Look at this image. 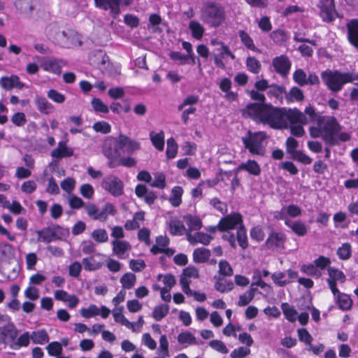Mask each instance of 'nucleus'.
I'll use <instances>...</instances> for the list:
<instances>
[{
  "label": "nucleus",
  "mask_w": 358,
  "mask_h": 358,
  "mask_svg": "<svg viewBox=\"0 0 358 358\" xmlns=\"http://www.w3.org/2000/svg\"><path fill=\"white\" fill-rule=\"evenodd\" d=\"M30 336L34 344L44 345L49 341V336L45 329L34 331Z\"/></svg>",
  "instance_id": "nucleus-35"
},
{
  "label": "nucleus",
  "mask_w": 358,
  "mask_h": 358,
  "mask_svg": "<svg viewBox=\"0 0 358 358\" xmlns=\"http://www.w3.org/2000/svg\"><path fill=\"white\" fill-rule=\"evenodd\" d=\"M286 99L288 103L294 101H301L304 99L303 92L300 88L292 87L289 93L286 94Z\"/></svg>",
  "instance_id": "nucleus-50"
},
{
  "label": "nucleus",
  "mask_w": 358,
  "mask_h": 358,
  "mask_svg": "<svg viewBox=\"0 0 358 358\" xmlns=\"http://www.w3.org/2000/svg\"><path fill=\"white\" fill-rule=\"evenodd\" d=\"M288 122L290 123L291 125L296 124H308L307 117H306V115L299 110L296 108L287 110L286 108H283V122L282 124V129L288 128Z\"/></svg>",
  "instance_id": "nucleus-9"
},
{
  "label": "nucleus",
  "mask_w": 358,
  "mask_h": 358,
  "mask_svg": "<svg viewBox=\"0 0 358 358\" xmlns=\"http://www.w3.org/2000/svg\"><path fill=\"white\" fill-rule=\"evenodd\" d=\"M245 65L248 71L254 74H258L262 69L260 62L253 56H248L246 58Z\"/></svg>",
  "instance_id": "nucleus-44"
},
{
  "label": "nucleus",
  "mask_w": 358,
  "mask_h": 358,
  "mask_svg": "<svg viewBox=\"0 0 358 358\" xmlns=\"http://www.w3.org/2000/svg\"><path fill=\"white\" fill-rule=\"evenodd\" d=\"M189 29L194 38L196 40L202 38L205 29L200 22L196 20H191L189 23Z\"/></svg>",
  "instance_id": "nucleus-39"
},
{
  "label": "nucleus",
  "mask_w": 358,
  "mask_h": 358,
  "mask_svg": "<svg viewBox=\"0 0 358 358\" xmlns=\"http://www.w3.org/2000/svg\"><path fill=\"white\" fill-rule=\"evenodd\" d=\"M178 342L180 344H187L189 345H197L196 337L189 331L180 333L177 337Z\"/></svg>",
  "instance_id": "nucleus-45"
},
{
  "label": "nucleus",
  "mask_w": 358,
  "mask_h": 358,
  "mask_svg": "<svg viewBox=\"0 0 358 358\" xmlns=\"http://www.w3.org/2000/svg\"><path fill=\"white\" fill-rule=\"evenodd\" d=\"M352 300L350 295L345 293H339L337 296V304L340 309L349 310L352 306Z\"/></svg>",
  "instance_id": "nucleus-41"
},
{
  "label": "nucleus",
  "mask_w": 358,
  "mask_h": 358,
  "mask_svg": "<svg viewBox=\"0 0 358 358\" xmlns=\"http://www.w3.org/2000/svg\"><path fill=\"white\" fill-rule=\"evenodd\" d=\"M184 220L188 226L189 232L199 230L202 227V222L198 216L188 214L184 216Z\"/></svg>",
  "instance_id": "nucleus-32"
},
{
  "label": "nucleus",
  "mask_w": 358,
  "mask_h": 358,
  "mask_svg": "<svg viewBox=\"0 0 358 358\" xmlns=\"http://www.w3.org/2000/svg\"><path fill=\"white\" fill-rule=\"evenodd\" d=\"M34 103L41 113L48 115L54 110V106L44 96L36 95L34 99Z\"/></svg>",
  "instance_id": "nucleus-21"
},
{
  "label": "nucleus",
  "mask_w": 358,
  "mask_h": 358,
  "mask_svg": "<svg viewBox=\"0 0 358 358\" xmlns=\"http://www.w3.org/2000/svg\"><path fill=\"white\" fill-rule=\"evenodd\" d=\"M48 354L50 356H59L62 352V344L57 341H53L50 343L46 347Z\"/></svg>",
  "instance_id": "nucleus-61"
},
{
  "label": "nucleus",
  "mask_w": 358,
  "mask_h": 358,
  "mask_svg": "<svg viewBox=\"0 0 358 358\" xmlns=\"http://www.w3.org/2000/svg\"><path fill=\"white\" fill-rule=\"evenodd\" d=\"M327 273L329 278L327 280H332L334 282L340 281L341 282H344L346 280L344 273L337 268L329 266L327 268Z\"/></svg>",
  "instance_id": "nucleus-42"
},
{
  "label": "nucleus",
  "mask_w": 358,
  "mask_h": 358,
  "mask_svg": "<svg viewBox=\"0 0 358 358\" xmlns=\"http://www.w3.org/2000/svg\"><path fill=\"white\" fill-rule=\"evenodd\" d=\"M303 114L307 117L308 123L313 122L317 125L322 123L323 120H325V116L316 113L315 108L312 106L306 107Z\"/></svg>",
  "instance_id": "nucleus-27"
},
{
  "label": "nucleus",
  "mask_w": 358,
  "mask_h": 358,
  "mask_svg": "<svg viewBox=\"0 0 358 358\" xmlns=\"http://www.w3.org/2000/svg\"><path fill=\"white\" fill-rule=\"evenodd\" d=\"M243 225L244 224L242 215L240 213L234 212L222 217L217 225V229L220 232H225L238 229Z\"/></svg>",
  "instance_id": "nucleus-8"
},
{
  "label": "nucleus",
  "mask_w": 358,
  "mask_h": 358,
  "mask_svg": "<svg viewBox=\"0 0 358 358\" xmlns=\"http://www.w3.org/2000/svg\"><path fill=\"white\" fill-rule=\"evenodd\" d=\"M10 120L16 127H23L27 122L26 115L22 112H17L14 113Z\"/></svg>",
  "instance_id": "nucleus-64"
},
{
  "label": "nucleus",
  "mask_w": 358,
  "mask_h": 358,
  "mask_svg": "<svg viewBox=\"0 0 358 358\" xmlns=\"http://www.w3.org/2000/svg\"><path fill=\"white\" fill-rule=\"evenodd\" d=\"M182 194L183 189L182 187L175 186L172 188L169 202L173 207H178L181 204Z\"/></svg>",
  "instance_id": "nucleus-40"
},
{
  "label": "nucleus",
  "mask_w": 358,
  "mask_h": 358,
  "mask_svg": "<svg viewBox=\"0 0 358 358\" xmlns=\"http://www.w3.org/2000/svg\"><path fill=\"white\" fill-rule=\"evenodd\" d=\"M134 0H94L95 6L104 10L110 9V13L116 17L120 13V5L129 6Z\"/></svg>",
  "instance_id": "nucleus-12"
},
{
  "label": "nucleus",
  "mask_w": 358,
  "mask_h": 358,
  "mask_svg": "<svg viewBox=\"0 0 358 358\" xmlns=\"http://www.w3.org/2000/svg\"><path fill=\"white\" fill-rule=\"evenodd\" d=\"M267 138L265 131H257L252 133L248 131V137L242 138L245 148L252 155H263L262 152V143Z\"/></svg>",
  "instance_id": "nucleus-7"
},
{
  "label": "nucleus",
  "mask_w": 358,
  "mask_h": 358,
  "mask_svg": "<svg viewBox=\"0 0 358 358\" xmlns=\"http://www.w3.org/2000/svg\"><path fill=\"white\" fill-rule=\"evenodd\" d=\"M0 86L6 91H10L14 87L22 90L24 84L20 81L18 76L13 74L10 76H3L0 78Z\"/></svg>",
  "instance_id": "nucleus-17"
},
{
  "label": "nucleus",
  "mask_w": 358,
  "mask_h": 358,
  "mask_svg": "<svg viewBox=\"0 0 358 358\" xmlns=\"http://www.w3.org/2000/svg\"><path fill=\"white\" fill-rule=\"evenodd\" d=\"M150 138L153 146L159 151H162L164 148V133L160 131L159 133L151 131Z\"/></svg>",
  "instance_id": "nucleus-36"
},
{
  "label": "nucleus",
  "mask_w": 358,
  "mask_h": 358,
  "mask_svg": "<svg viewBox=\"0 0 358 358\" xmlns=\"http://www.w3.org/2000/svg\"><path fill=\"white\" fill-rule=\"evenodd\" d=\"M15 6L20 13L23 14L31 15L34 9L33 0H15Z\"/></svg>",
  "instance_id": "nucleus-31"
},
{
  "label": "nucleus",
  "mask_w": 358,
  "mask_h": 358,
  "mask_svg": "<svg viewBox=\"0 0 358 358\" xmlns=\"http://www.w3.org/2000/svg\"><path fill=\"white\" fill-rule=\"evenodd\" d=\"M270 38L277 45H284L289 38V33L281 29L273 30L270 34Z\"/></svg>",
  "instance_id": "nucleus-24"
},
{
  "label": "nucleus",
  "mask_w": 358,
  "mask_h": 358,
  "mask_svg": "<svg viewBox=\"0 0 358 358\" xmlns=\"http://www.w3.org/2000/svg\"><path fill=\"white\" fill-rule=\"evenodd\" d=\"M320 15L324 21L331 22L334 20V0H320Z\"/></svg>",
  "instance_id": "nucleus-18"
},
{
  "label": "nucleus",
  "mask_w": 358,
  "mask_h": 358,
  "mask_svg": "<svg viewBox=\"0 0 358 358\" xmlns=\"http://www.w3.org/2000/svg\"><path fill=\"white\" fill-rule=\"evenodd\" d=\"M336 255L341 260H348L352 257V246L349 243H344L338 247Z\"/></svg>",
  "instance_id": "nucleus-46"
},
{
  "label": "nucleus",
  "mask_w": 358,
  "mask_h": 358,
  "mask_svg": "<svg viewBox=\"0 0 358 358\" xmlns=\"http://www.w3.org/2000/svg\"><path fill=\"white\" fill-rule=\"evenodd\" d=\"M31 336L28 331H25L17 337L10 348L11 350H17L21 348L28 347L30 343Z\"/></svg>",
  "instance_id": "nucleus-30"
},
{
  "label": "nucleus",
  "mask_w": 358,
  "mask_h": 358,
  "mask_svg": "<svg viewBox=\"0 0 358 358\" xmlns=\"http://www.w3.org/2000/svg\"><path fill=\"white\" fill-rule=\"evenodd\" d=\"M131 140V139L129 138L127 136L120 134L118 136V141L114 144L113 149H112L110 146L107 148V144L105 145L103 150L105 156L110 159H113L120 157V153L119 150L123 148H125Z\"/></svg>",
  "instance_id": "nucleus-13"
},
{
  "label": "nucleus",
  "mask_w": 358,
  "mask_h": 358,
  "mask_svg": "<svg viewBox=\"0 0 358 358\" xmlns=\"http://www.w3.org/2000/svg\"><path fill=\"white\" fill-rule=\"evenodd\" d=\"M341 126L334 116H325L322 123L310 127L309 133L312 138L321 137L327 145L334 146L351 139L350 133L341 132Z\"/></svg>",
  "instance_id": "nucleus-2"
},
{
  "label": "nucleus",
  "mask_w": 358,
  "mask_h": 358,
  "mask_svg": "<svg viewBox=\"0 0 358 358\" xmlns=\"http://www.w3.org/2000/svg\"><path fill=\"white\" fill-rule=\"evenodd\" d=\"M84 208L87 215L93 220H106L107 219L106 209L100 211L94 203L85 204Z\"/></svg>",
  "instance_id": "nucleus-22"
},
{
  "label": "nucleus",
  "mask_w": 358,
  "mask_h": 358,
  "mask_svg": "<svg viewBox=\"0 0 358 358\" xmlns=\"http://www.w3.org/2000/svg\"><path fill=\"white\" fill-rule=\"evenodd\" d=\"M18 336V329L10 316L0 313V344L11 348Z\"/></svg>",
  "instance_id": "nucleus-5"
},
{
  "label": "nucleus",
  "mask_w": 358,
  "mask_h": 358,
  "mask_svg": "<svg viewBox=\"0 0 358 358\" xmlns=\"http://www.w3.org/2000/svg\"><path fill=\"white\" fill-rule=\"evenodd\" d=\"M238 36L241 43L247 49L257 53L261 52V50L255 46L253 39L245 31L239 30Z\"/></svg>",
  "instance_id": "nucleus-28"
},
{
  "label": "nucleus",
  "mask_w": 358,
  "mask_h": 358,
  "mask_svg": "<svg viewBox=\"0 0 358 358\" xmlns=\"http://www.w3.org/2000/svg\"><path fill=\"white\" fill-rule=\"evenodd\" d=\"M92 128L95 131L100 132L103 134H108L111 131V127L109 123L104 121L94 123Z\"/></svg>",
  "instance_id": "nucleus-63"
},
{
  "label": "nucleus",
  "mask_w": 358,
  "mask_h": 358,
  "mask_svg": "<svg viewBox=\"0 0 358 358\" xmlns=\"http://www.w3.org/2000/svg\"><path fill=\"white\" fill-rule=\"evenodd\" d=\"M102 187L114 196H120L124 193V183L115 175L106 176L102 181Z\"/></svg>",
  "instance_id": "nucleus-11"
},
{
  "label": "nucleus",
  "mask_w": 358,
  "mask_h": 358,
  "mask_svg": "<svg viewBox=\"0 0 358 358\" xmlns=\"http://www.w3.org/2000/svg\"><path fill=\"white\" fill-rule=\"evenodd\" d=\"M210 257V250L205 248H196L193 252V260L196 263H205Z\"/></svg>",
  "instance_id": "nucleus-34"
},
{
  "label": "nucleus",
  "mask_w": 358,
  "mask_h": 358,
  "mask_svg": "<svg viewBox=\"0 0 358 358\" xmlns=\"http://www.w3.org/2000/svg\"><path fill=\"white\" fill-rule=\"evenodd\" d=\"M81 315L85 318H91L100 314L99 308L94 304H90L87 308H82Z\"/></svg>",
  "instance_id": "nucleus-58"
},
{
  "label": "nucleus",
  "mask_w": 358,
  "mask_h": 358,
  "mask_svg": "<svg viewBox=\"0 0 358 358\" xmlns=\"http://www.w3.org/2000/svg\"><path fill=\"white\" fill-rule=\"evenodd\" d=\"M83 268L87 271H93L100 269L104 264L103 255L100 253H95L82 260Z\"/></svg>",
  "instance_id": "nucleus-15"
},
{
  "label": "nucleus",
  "mask_w": 358,
  "mask_h": 358,
  "mask_svg": "<svg viewBox=\"0 0 358 358\" xmlns=\"http://www.w3.org/2000/svg\"><path fill=\"white\" fill-rule=\"evenodd\" d=\"M169 231L172 236H182L186 231V228L181 220H171L169 222Z\"/></svg>",
  "instance_id": "nucleus-29"
},
{
  "label": "nucleus",
  "mask_w": 358,
  "mask_h": 358,
  "mask_svg": "<svg viewBox=\"0 0 358 358\" xmlns=\"http://www.w3.org/2000/svg\"><path fill=\"white\" fill-rule=\"evenodd\" d=\"M285 93V87L282 85L272 84L269 86L267 95L270 97L274 96L276 99H282L283 94Z\"/></svg>",
  "instance_id": "nucleus-51"
},
{
  "label": "nucleus",
  "mask_w": 358,
  "mask_h": 358,
  "mask_svg": "<svg viewBox=\"0 0 358 358\" xmlns=\"http://www.w3.org/2000/svg\"><path fill=\"white\" fill-rule=\"evenodd\" d=\"M306 78V73L301 69H296L293 73L294 81L300 86L307 85Z\"/></svg>",
  "instance_id": "nucleus-59"
},
{
  "label": "nucleus",
  "mask_w": 358,
  "mask_h": 358,
  "mask_svg": "<svg viewBox=\"0 0 358 358\" xmlns=\"http://www.w3.org/2000/svg\"><path fill=\"white\" fill-rule=\"evenodd\" d=\"M282 309L285 318L290 322H294L296 320L297 312L292 306H289L287 303H282Z\"/></svg>",
  "instance_id": "nucleus-60"
},
{
  "label": "nucleus",
  "mask_w": 358,
  "mask_h": 358,
  "mask_svg": "<svg viewBox=\"0 0 358 358\" xmlns=\"http://www.w3.org/2000/svg\"><path fill=\"white\" fill-rule=\"evenodd\" d=\"M291 157L293 160L305 165L310 164L313 162L312 158L301 150L295 151Z\"/></svg>",
  "instance_id": "nucleus-55"
},
{
  "label": "nucleus",
  "mask_w": 358,
  "mask_h": 358,
  "mask_svg": "<svg viewBox=\"0 0 358 358\" xmlns=\"http://www.w3.org/2000/svg\"><path fill=\"white\" fill-rule=\"evenodd\" d=\"M43 69L55 74H60L62 71L61 62L59 59L52 58L45 61L43 64Z\"/></svg>",
  "instance_id": "nucleus-38"
},
{
  "label": "nucleus",
  "mask_w": 358,
  "mask_h": 358,
  "mask_svg": "<svg viewBox=\"0 0 358 358\" xmlns=\"http://www.w3.org/2000/svg\"><path fill=\"white\" fill-rule=\"evenodd\" d=\"M245 118H250L257 123L267 124L273 129H282L283 108L273 106L271 103H250L241 110Z\"/></svg>",
  "instance_id": "nucleus-1"
},
{
  "label": "nucleus",
  "mask_w": 358,
  "mask_h": 358,
  "mask_svg": "<svg viewBox=\"0 0 358 358\" xmlns=\"http://www.w3.org/2000/svg\"><path fill=\"white\" fill-rule=\"evenodd\" d=\"M245 170L253 176H259L261 173V168L259 164L252 159H248L245 163H241L237 168V171Z\"/></svg>",
  "instance_id": "nucleus-25"
},
{
  "label": "nucleus",
  "mask_w": 358,
  "mask_h": 358,
  "mask_svg": "<svg viewBox=\"0 0 358 358\" xmlns=\"http://www.w3.org/2000/svg\"><path fill=\"white\" fill-rule=\"evenodd\" d=\"M47 96L57 103H62L66 100L64 94L54 89H51L47 92Z\"/></svg>",
  "instance_id": "nucleus-62"
},
{
  "label": "nucleus",
  "mask_w": 358,
  "mask_h": 358,
  "mask_svg": "<svg viewBox=\"0 0 358 358\" xmlns=\"http://www.w3.org/2000/svg\"><path fill=\"white\" fill-rule=\"evenodd\" d=\"M236 239L238 241L239 246L243 250H245L248 247L249 244L247 236V230L244 225L238 227Z\"/></svg>",
  "instance_id": "nucleus-43"
},
{
  "label": "nucleus",
  "mask_w": 358,
  "mask_h": 358,
  "mask_svg": "<svg viewBox=\"0 0 358 358\" xmlns=\"http://www.w3.org/2000/svg\"><path fill=\"white\" fill-rule=\"evenodd\" d=\"M73 155V150L67 146L66 141H59L57 147L51 152V157L60 159L62 158L70 157Z\"/></svg>",
  "instance_id": "nucleus-19"
},
{
  "label": "nucleus",
  "mask_w": 358,
  "mask_h": 358,
  "mask_svg": "<svg viewBox=\"0 0 358 358\" xmlns=\"http://www.w3.org/2000/svg\"><path fill=\"white\" fill-rule=\"evenodd\" d=\"M297 334L299 341L304 343L306 348L310 346V344L313 343V338L306 329H299L297 330Z\"/></svg>",
  "instance_id": "nucleus-53"
},
{
  "label": "nucleus",
  "mask_w": 358,
  "mask_h": 358,
  "mask_svg": "<svg viewBox=\"0 0 358 358\" xmlns=\"http://www.w3.org/2000/svg\"><path fill=\"white\" fill-rule=\"evenodd\" d=\"M136 281V276L132 273H126L120 278V282L125 289H131Z\"/></svg>",
  "instance_id": "nucleus-49"
},
{
  "label": "nucleus",
  "mask_w": 358,
  "mask_h": 358,
  "mask_svg": "<svg viewBox=\"0 0 358 358\" xmlns=\"http://www.w3.org/2000/svg\"><path fill=\"white\" fill-rule=\"evenodd\" d=\"M346 29L349 43L358 49V18L349 20L346 24Z\"/></svg>",
  "instance_id": "nucleus-16"
},
{
  "label": "nucleus",
  "mask_w": 358,
  "mask_h": 358,
  "mask_svg": "<svg viewBox=\"0 0 358 358\" xmlns=\"http://www.w3.org/2000/svg\"><path fill=\"white\" fill-rule=\"evenodd\" d=\"M91 104L96 112H100L104 114L109 112L108 106L99 98H93L91 101Z\"/></svg>",
  "instance_id": "nucleus-54"
},
{
  "label": "nucleus",
  "mask_w": 358,
  "mask_h": 358,
  "mask_svg": "<svg viewBox=\"0 0 358 358\" xmlns=\"http://www.w3.org/2000/svg\"><path fill=\"white\" fill-rule=\"evenodd\" d=\"M285 224L288 227L298 236H304L308 233V227L301 220H286Z\"/></svg>",
  "instance_id": "nucleus-23"
},
{
  "label": "nucleus",
  "mask_w": 358,
  "mask_h": 358,
  "mask_svg": "<svg viewBox=\"0 0 358 358\" xmlns=\"http://www.w3.org/2000/svg\"><path fill=\"white\" fill-rule=\"evenodd\" d=\"M123 307H120L117 311L113 312L114 320L119 322L122 325L126 326L127 328L132 329L135 331L134 323L129 322L123 315Z\"/></svg>",
  "instance_id": "nucleus-48"
},
{
  "label": "nucleus",
  "mask_w": 358,
  "mask_h": 358,
  "mask_svg": "<svg viewBox=\"0 0 358 358\" xmlns=\"http://www.w3.org/2000/svg\"><path fill=\"white\" fill-rule=\"evenodd\" d=\"M272 65L278 74L286 77L290 71L292 63L286 55H281L273 59Z\"/></svg>",
  "instance_id": "nucleus-14"
},
{
  "label": "nucleus",
  "mask_w": 358,
  "mask_h": 358,
  "mask_svg": "<svg viewBox=\"0 0 358 358\" xmlns=\"http://www.w3.org/2000/svg\"><path fill=\"white\" fill-rule=\"evenodd\" d=\"M300 270L303 273L317 279L321 278L322 275V273L319 271L314 262L302 264Z\"/></svg>",
  "instance_id": "nucleus-33"
},
{
  "label": "nucleus",
  "mask_w": 358,
  "mask_h": 358,
  "mask_svg": "<svg viewBox=\"0 0 358 358\" xmlns=\"http://www.w3.org/2000/svg\"><path fill=\"white\" fill-rule=\"evenodd\" d=\"M68 230L62 227V226L54 224L51 226H48L43 228L41 230H37V241L38 242H43L45 243H50L55 241L62 240Z\"/></svg>",
  "instance_id": "nucleus-6"
},
{
  "label": "nucleus",
  "mask_w": 358,
  "mask_h": 358,
  "mask_svg": "<svg viewBox=\"0 0 358 358\" xmlns=\"http://www.w3.org/2000/svg\"><path fill=\"white\" fill-rule=\"evenodd\" d=\"M224 8L215 2L208 3L201 10V19L211 27H220L225 20Z\"/></svg>",
  "instance_id": "nucleus-4"
},
{
  "label": "nucleus",
  "mask_w": 358,
  "mask_h": 358,
  "mask_svg": "<svg viewBox=\"0 0 358 358\" xmlns=\"http://www.w3.org/2000/svg\"><path fill=\"white\" fill-rule=\"evenodd\" d=\"M287 236L282 231L271 230L265 241V246L270 250H281L285 248Z\"/></svg>",
  "instance_id": "nucleus-10"
},
{
  "label": "nucleus",
  "mask_w": 358,
  "mask_h": 358,
  "mask_svg": "<svg viewBox=\"0 0 358 358\" xmlns=\"http://www.w3.org/2000/svg\"><path fill=\"white\" fill-rule=\"evenodd\" d=\"M254 283H252L250 288L245 292L243 294L239 296L238 301L237 303V305L238 306H245L248 305L254 299L255 292H257V289L255 287H253Z\"/></svg>",
  "instance_id": "nucleus-37"
},
{
  "label": "nucleus",
  "mask_w": 358,
  "mask_h": 358,
  "mask_svg": "<svg viewBox=\"0 0 358 358\" xmlns=\"http://www.w3.org/2000/svg\"><path fill=\"white\" fill-rule=\"evenodd\" d=\"M321 78L328 90L334 92L341 91L344 85L356 80L355 75L351 73L330 69L322 72Z\"/></svg>",
  "instance_id": "nucleus-3"
},
{
  "label": "nucleus",
  "mask_w": 358,
  "mask_h": 358,
  "mask_svg": "<svg viewBox=\"0 0 358 358\" xmlns=\"http://www.w3.org/2000/svg\"><path fill=\"white\" fill-rule=\"evenodd\" d=\"M169 311V306L167 304L156 306L152 311V317L156 321H160L165 317Z\"/></svg>",
  "instance_id": "nucleus-47"
},
{
  "label": "nucleus",
  "mask_w": 358,
  "mask_h": 358,
  "mask_svg": "<svg viewBox=\"0 0 358 358\" xmlns=\"http://www.w3.org/2000/svg\"><path fill=\"white\" fill-rule=\"evenodd\" d=\"M92 237L97 243H105L108 240V234L103 229H94L92 233Z\"/></svg>",
  "instance_id": "nucleus-57"
},
{
  "label": "nucleus",
  "mask_w": 358,
  "mask_h": 358,
  "mask_svg": "<svg viewBox=\"0 0 358 358\" xmlns=\"http://www.w3.org/2000/svg\"><path fill=\"white\" fill-rule=\"evenodd\" d=\"M313 262L321 272L325 269L327 270V268L330 266L331 263L329 257L323 255H320L317 258L314 259Z\"/></svg>",
  "instance_id": "nucleus-56"
},
{
  "label": "nucleus",
  "mask_w": 358,
  "mask_h": 358,
  "mask_svg": "<svg viewBox=\"0 0 358 358\" xmlns=\"http://www.w3.org/2000/svg\"><path fill=\"white\" fill-rule=\"evenodd\" d=\"M113 252L119 258H122L125 252L130 249L129 242L125 241L115 240L112 241Z\"/></svg>",
  "instance_id": "nucleus-26"
},
{
  "label": "nucleus",
  "mask_w": 358,
  "mask_h": 358,
  "mask_svg": "<svg viewBox=\"0 0 358 358\" xmlns=\"http://www.w3.org/2000/svg\"><path fill=\"white\" fill-rule=\"evenodd\" d=\"M186 235L187 240L193 245L199 243L208 245L213 239V237L210 235L201 231L196 232L194 235H192L190 232L187 231Z\"/></svg>",
  "instance_id": "nucleus-20"
},
{
  "label": "nucleus",
  "mask_w": 358,
  "mask_h": 358,
  "mask_svg": "<svg viewBox=\"0 0 358 358\" xmlns=\"http://www.w3.org/2000/svg\"><path fill=\"white\" fill-rule=\"evenodd\" d=\"M178 144L173 138H169L167 140V147L166 150V155L168 159H173L176 157L178 153Z\"/></svg>",
  "instance_id": "nucleus-52"
}]
</instances>
